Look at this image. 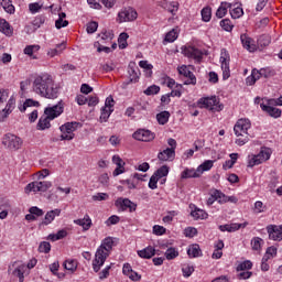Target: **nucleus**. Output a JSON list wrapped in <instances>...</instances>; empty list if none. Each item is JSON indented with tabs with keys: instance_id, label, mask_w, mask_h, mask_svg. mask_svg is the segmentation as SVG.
Here are the masks:
<instances>
[{
	"instance_id": "f257e3e1",
	"label": "nucleus",
	"mask_w": 282,
	"mask_h": 282,
	"mask_svg": "<svg viewBox=\"0 0 282 282\" xmlns=\"http://www.w3.org/2000/svg\"><path fill=\"white\" fill-rule=\"evenodd\" d=\"M33 90L42 98L54 100L58 98V86L47 73H41L33 82Z\"/></svg>"
},
{
	"instance_id": "f03ea898",
	"label": "nucleus",
	"mask_w": 282,
	"mask_h": 282,
	"mask_svg": "<svg viewBox=\"0 0 282 282\" xmlns=\"http://www.w3.org/2000/svg\"><path fill=\"white\" fill-rule=\"evenodd\" d=\"M113 250V238L107 237L101 241V245L97 248L95 258L93 260L94 272H100V268L105 265V261Z\"/></svg>"
},
{
	"instance_id": "7ed1b4c3",
	"label": "nucleus",
	"mask_w": 282,
	"mask_h": 282,
	"mask_svg": "<svg viewBox=\"0 0 282 282\" xmlns=\"http://www.w3.org/2000/svg\"><path fill=\"white\" fill-rule=\"evenodd\" d=\"M199 109H208L209 111H223L224 105L219 104L217 96L202 97L197 100Z\"/></svg>"
},
{
	"instance_id": "20e7f679",
	"label": "nucleus",
	"mask_w": 282,
	"mask_h": 282,
	"mask_svg": "<svg viewBox=\"0 0 282 282\" xmlns=\"http://www.w3.org/2000/svg\"><path fill=\"white\" fill-rule=\"evenodd\" d=\"M182 53L187 58H192L195 63H202L204 61V56H206V51L200 50L195 45H185L182 47Z\"/></svg>"
},
{
	"instance_id": "39448f33",
	"label": "nucleus",
	"mask_w": 282,
	"mask_h": 282,
	"mask_svg": "<svg viewBox=\"0 0 282 282\" xmlns=\"http://www.w3.org/2000/svg\"><path fill=\"white\" fill-rule=\"evenodd\" d=\"M272 156V149L270 148H261L258 154H254L249 159L248 166L252 169V166H259V164H263V162H268Z\"/></svg>"
},
{
	"instance_id": "423d86ee",
	"label": "nucleus",
	"mask_w": 282,
	"mask_h": 282,
	"mask_svg": "<svg viewBox=\"0 0 282 282\" xmlns=\"http://www.w3.org/2000/svg\"><path fill=\"white\" fill-rule=\"evenodd\" d=\"M2 144L6 149H9V151H19V149L23 147V139L15 134L7 133L2 138Z\"/></svg>"
},
{
	"instance_id": "0eeeda50",
	"label": "nucleus",
	"mask_w": 282,
	"mask_h": 282,
	"mask_svg": "<svg viewBox=\"0 0 282 282\" xmlns=\"http://www.w3.org/2000/svg\"><path fill=\"white\" fill-rule=\"evenodd\" d=\"M80 127V122L72 121L66 122L59 127L61 131V140H74V131H76Z\"/></svg>"
},
{
	"instance_id": "6e6552de",
	"label": "nucleus",
	"mask_w": 282,
	"mask_h": 282,
	"mask_svg": "<svg viewBox=\"0 0 282 282\" xmlns=\"http://www.w3.org/2000/svg\"><path fill=\"white\" fill-rule=\"evenodd\" d=\"M48 188H52V182L50 181H34L29 183L24 191L25 193H45L48 191Z\"/></svg>"
},
{
	"instance_id": "1a4fd4ad",
	"label": "nucleus",
	"mask_w": 282,
	"mask_h": 282,
	"mask_svg": "<svg viewBox=\"0 0 282 282\" xmlns=\"http://www.w3.org/2000/svg\"><path fill=\"white\" fill-rule=\"evenodd\" d=\"M251 127L252 123L250 122V119H238L234 126L235 135H237V138H245V135H248V130L251 129Z\"/></svg>"
},
{
	"instance_id": "9d476101",
	"label": "nucleus",
	"mask_w": 282,
	"mask_h": 282,
	"mask_svg": "<svg viewBox=\"0 0 282 282\" xmlns=\"http://www.w3.org/2000/svg\"><path fill=\"white\" fill-rule=\"evenodd\" d=\"M63 111H65V102L59 100L56 105H48L44 109V116H48V118L56 120V118L63 116Z\"/></svg>"
},
{
	"instance_id": "9b49d317",
	"label": "nucleus",
	"mask_w": 282,
	"mask_h": 282,
	"mask_svg": "<svg viewBox=\"0 0 282 282\" xmlns=\"http://www.w3.org/2000/svg\"><path fill=\"white\" fill-rule=\"evenodd\" d=\"M12 268H14L13 271ZM8 272H11L13 276H17L19 279V282L25 281V274H29L28 267L25 265V263L19 261H15L12 264H10Z\"/></svg>"
},
{
	"instance_id": "f8f14e48",
	"label": "nucleus",
	"mask_w": 282,
	"mask_h": 282,
	"mask_svg": "<svg viewBox=\"0 0 282 282\" xmlns=\"http://www.w3.org/2000/svg\"><path fill=\"white\" fill-rule=\"evenodd\" d=\"M132 138L139 142H151L155 140V133L151 132V130L139 129L132 134Z\"/></svg>"
},
{
	"instance_id": "ddd939ff",
	"label": "nucleus",
	"mask_w": 282,
	"mask_h": 282,
	"mask_svg": "<svg viewBox=\"0 0 282 282\" xmlns=\"http://www.w3.org/2000/svg\"><path fill=\"white\" fill-rule=\"evenodd\" d=\"M119 23H127L128 21H135L138 19V11L133 8L123 9L118 13Z\"/></svg>"
},
{
	"instance_id": "4468645a",
	"label": "nucleus",
	"mask_w": 282,
	"mask_h": 282,
	"mask_svg": "<svg viewBox=\"0 0 282 282\" xmlns=\"http://www.w3.org/2000/svg\"><path fill=\"white\" fill-rule=\"evenodd\" d=\"M267 232L271 241H282V225H269Z\"/></svg>"
},
{
	"instance_id": "2eb2a0df",
	"label": "nucleus",
	"mask_w": 282,
	"mask_h": 282,
	"mask_svg": "<svg viewBox=\"0 0 282 282\" xmlns=\"http://www.w3.org/2000/svg\"><path fill=\"white\" fill-rule=\"evenodd\" d=\"M115 206H117V208L123 212L129 209L130 213H134V210L138 208V205L131 202V199L122 197L116 200Z\"/></svg>"
},
{
	"instance_id": "dca6fc26",
	"label": "nucleus",
	"mask_w": 282,
	"mask_h": 282,
	"mask_svg": "<svg viewBox=\"0 0 282 282\" xmlns=\"http://www.w3.org/2000/svg\"><path fill=\"white\" fill-rule=\"evenodd\" d=\"M262 76H264V78H270V76H272V73L251 72V75L246 78V85L252 87V85H254V83H257V80H259V78H261Z\"/></svg>"
},
{
	"instance_id": "f3484780",
	"label": "nucleus",
	"mask_w": 282,
	"mask_h": 282,
	"mask_svg": "<svg viewBox=\"0 0 282 282\" xmlns=\"http://www.w3.org/2000/svg\"><path fill=\"white\" fill-rule=\"evenodd\" d=\"M240 41L242 43V47L248 50V52H257V45L254 44V40L248 36V34L243 33L240 35Z\"/></svg>"
},
{
	"instance_id": "a211bd4d",
	"label": "nucleus",
	"mask_w": 282,
	"mask_h": 282,
	"mask_svg": "<svg viewBox=\"0 0 282 282\" xmlns=\"http://www.w3.org/2000/svg\"><path fill=\"white\" fill-rule=\"evenodd\" d=\"M260 108L262 109V111H265V113L271 116V118H281V113H282L281 109L273 107L272 105H270L269 101H268V105L261 104Z\"/></svg>"
},
{
	"instance_id": "6ab92c4d",
	"label": "nucleus",
	"mask_w": 282,
	"mask_h": 282,
	"mask_svg": "<svg viewBox=\"0 0 282 282\" xmlns=\"http://www.w3.org/2000/svg\"><path fill=\"white\" fill-rule=\"evenodd\" d=\"M220 65L223 72H230V54L226 48L220 51Z\"/></svg>"
},
{
	"instance_id": "aec40b11",
	"label": "nucleus",
	"mask_w": 282,
	"mask_h": 282,
	"mask_svg": "<svg viewBox=\"0 0 282 282\" xmlns=\"http://www.w3.org/2000/svg\"><path fill=\"white\" fill-rule=\"evenodd\" d=\"M158 160L160 162H173V160H175V151L166 148L165 150L159 152Z\"/></svg>"
},
{
	"instance_id": "412c9836",
	"label": "nucleus",
	"mask_w": 282,
	"mask_h": 282,
	"mask_svg": "<svg viewBox=\"0 0 282 282\" xmlns=\"http://www.w3.org/2000/svg\"><path fill=\"white\" fill-rule=\"evenodd\" d=\"M56 217H61V209L55 208V209L47 212L42 221V226H50V224H52V221H54V219H56Z\"/></svg>"
},
{
	"instance_id": "4be33fe9",
	"label": "nucleus",
	"mask_w": 282,
	"mask_h": 282,
	"mask_svg": "<svg viewBox=\"0 0 282 282\" xmlns=\"http://www.w3.org/2000/svg\"><path fill=\"white\" fill-rule=\"evenodd\" d=\"M51 120H54L52 118H50L48 115H44L39 119L37 122V131H45V129H50V127H52Z\"/></svg>"
},
{
	"instance_id": "5701e85b",
	"label": "nucleus",
	"mask_w": 282,
	"mask_h": 282,
	"mask_svg": "<svg viewBox=\"0 0 282 282\" xmlns=\"http://www.w3.org/2000/svg\"><path fill=\"white\" fill-rule=\"evenodd\" d=\"M184 85H197V77L192 72H180Z\"/></svg>"
},
{
	"instance_id": "b1692460",
	"label": "nucleus",
	"mask_w": 282,
	"mask_h": 282,
	"mask_svg": "<svg viewBox=\"0 0 282 282\" xmlns=\"http://www.w3.org/2000/svg\"><path fill=\"white\" fill-rule=\"evenodd\" d=\"M0 32L6 34V36H12V34H14V29H12V25H10V22L6 19H0Z\"/></svg>"
},
{
	"instance_id": "393cba45",
	"label": "nucleus",
	"mask_w": 282,
	"mask_h": 282,
	"mask_svg": "<svg viewBox=\"0 0 282 282\" xmlns=\"http://www.w3.org/2000/svg\"><path fill=\"white\" fill-rule=\"evenodd\" d=\"M232 8V3L230 2H221L219 8L216 11L217 19H224L226 14H228V10Z\"/></svg>"
},
{
	"instance_id": "a878e982",
	"label": "nucleus",
	"mask_w": 282,
	"mask_h": 282,
	"mask_svg": "<svg viewBox=\"0 0 282 282\" xmlns=\"http://www.w3.org/2000/svg\"><path fill=\"white\" fill-rule=\"evenodd\" d=\"M74 224L82 226L83 230H89V228H91V218L86 214L84 218L75 219Z\"/></svg>"
},
{
	"instance_id": "bb28decb",
	"label": "nucleus",
	"mask_w": 282,
	"mask_h": 282,
	"mask_svg": "<svg viewBox=\"0 0 282 282\" xmlns=\"http://www.w3.org/2000/svg\"><path fill=\"white\" fill-rule=\"evenodd\" d=\"M241 229V225L239 223L226 224L219 226L220 232H237V230Z\"/></svg>"
},
{
	"instance_id": "cd10ccee",
	"label": "nucleus",
	"mask_w": 282,
	"mask_h": 282,
	"mask_svg": "<svg viewBox=\"0 0 282 282\" xmlns=\"http://www.w3.org/2000/svg\"><path fill=\"white\" fill-rule=\"evenodd\" d=\"M138 256L141 258V259H151L152 257H155V248L154 247H147L142 250H139L138 251Z\"/></svg>"
},
{
	"instance_id": "c85d7f7f",
	"label": "nucleus",
	"mask_w": 282,
	"mask_h": 282,
	"mask_svg": "<svg viewBox=\"0 0 282 282\" xmlns=\"http://www.w3.org/2000/svg\"><path fill=\"white\" fill-rule=\"evenodd\" d=\"M163 8L167 9V12H171L172 17H175L177 14V11L180 10V2L172 1V2H163Z\"/></svg>"
},
{
	"instance_id": "c756f323",
	"label": "nucleus",
	"mask_w": 282,
	"mask_h": 282,
	"mask_svg": "<svg viewBox=\"0 0 282 282\" xmlns=\"http://www.w3.org/2000/svg\"><path fill=\"white\" fill-rule=\"evenodd\" d=\"M199 175H202L197 169H185L182 173H181V177L182 180H188L191 177H199Z\"/></svg>"
},
{
	"instance_id": "7c9ffc66",
	"label": "nucleus",
	"mask_w": 282,
	"mask_h": 282,
	"mask_svg": "<svg viewBox=\"0 0 282 282\" xmlns=\"http://www.w3.org/2000/svg\"><path fill=\"white\" fill-rule=\"evenodd\" d=\"M14 107H17V99H14V96H11L2 111L6 116H10L14 111Z\"/></svg>"
},
{
	"instance_id": "2f4dec72",
	"label": "nucleus",
	"mask_w": 282,
	"mask_h": 282,
	"mask_svg": "<svg viewBox=\"0 0 282 282\" xmlns=\"http://www.w3.org/2000/svg\"><path fill=\"white\" fill-rule=\"evenodd\" d=\"M187 254L191 259H196V257H202V249L199 245H193L187 249Z\"/></svg>"
},
{
	"instance_id": "473e14b6",
	"label": "nucleus",
	"mask_w": 282,
	"mask_h": 282,
	"mask_svg": "<svg viewBox=\"0 0 282 282\" xmlns=\"http://www.w3.org/2000/svg\"><path fill=\"white\" fill-rule=\"evenodd\" d=\"M67 237V229H61L56 234H50V241H61V239H65Z\"/></svg>"
},
{
	"instance_id": "72a5a7b5",
	"label": "nucleus",
	"mask_w": 282,
	"mask_h": 282,
	"mask_svg": "<svg viewBox=\"0 0 282 282\" xmlns=\"http://www.w3.org/2000/svg\"><path fill=\"white\" fill-rule=\"evenodd\" d=\"M0 6L8 14H14L15 8L12 6V0H0Z\"/></svg>"
},
{
	"instance_id": "f704fd0d",
	"label": "nucleus",
	"mask_w": 282,
	"mask_h": 282,
	"mask_svg": "<svg viewBox=\"0 0 282 282\" xmlns=\"http://www.w3.org/2000/svg\"><path fill=\"white\" fill-rule=\"evenodd\" d=\"M191 215L194 219H208V213L197 207H195V209L192 210Z\"/></svg>"
},
{
	"instance_id": "c9c22d12",
	"label": "nucleus",
	"mask_w": 282,
	"mask_h": 282,
	"mask_svg": "<svg viewBox=\"0 0 282 282\" xmlns=\"http://www.w3.org/2000/svg\"><path fill=\"white\" fill-rule=\"evenodd\" d=\"M140 80V72L128 73L127 78L123 82V85H131V83H138Z\"/></svg>"
},
{
	"instance_id": "e433bc0d",
	"label": "nucleus",
	"mask_w": 282,
	"mask_h": 282,
	"mask_svg": "<svg viewBox=\"0 0 282 282\" xmlns=\"http://www.w3.org/2000/svg\"><path fill=\"white\" fill-rule=\"evenodd\" d=\"M200 14H202V20L205 23H208L210 19H213V9H210V7H205L202 9Z\"/></svg>"
},
{
	"instance_id": "4c0bfd02",
	"label": "nucleus",
	"mask_w": 282,
	"mask_h": 282,
	"mask_svg": "<svg viewBox=\"0 0 282 282\" xmlns=\"http://www.w3.org/2000/svg\"><path fill=\"white\" fill-rule=\"evenodd\" d=\"M177 257H180V251H177L176 248L170 247L166 249L165 258L167 259V261H173V259H177Z\"/></svg>"
},
{
	"instance_id": "58836bf2",
	"label": "nucleus",
	"mask_w": 282,
	"mask_h": 282,
	"mask_svg": "<svg viewBox=\"0 0 282 282\" xmlns=\"http://www.w3.org/2000/svg\"><path fill=\"white\" fill-rule=\"evenodd\" d=\"M215 164V161L213 160H206L205 162H203L198 167L197 171L200 173H205V171H210V169H213Z\"/></svg>"
},
{
	"instance_id": "ea45409f",
	"label": "nucleus",
	"mask_w": 282,
	"mask_h": 282,
	"mask_svg": "<svg viewBox=\"0 0 282 282\" xmlns=\"http://www.w3.org/2000/svg\"><path fill=\"white\" fill-rule=\"evenodd\" d=\"M63 267L65 270H68V272H76V269L78 268V262L76 260L68 259L64 261Z\"/></svg>"
},
{
	"instance_id": "a19ab883",
	"label": "nucleus",
	"mask_w": 282,
	"mask_h": 282,
	"mask_svg": "<svg viewBox=\"0 0 282 282\" xmlns=\"http://www.w3.org/2000/svg\"><path fill=\"white\" fill-rule=\"evenodd\" d=\"M171 171V167L167 165L161 166L158 171L154 172V176L159 180H162V177H166L169 175V172Z\"/></svg>"
},
{
	"instance_id": "79ce46f5",
	"label": "nucleus",
	"mask_w": 282,
	"mask_h": 282,
	"mask_svg": "<svg viewBox=\"0 0 282 282\" xmlns=\"http://www.w3.org/2000/svg\"><path fill=\"white\" fill-rule=\"evenodd\" d=\"M111 113H113V109H108L107 107L101 108V113L99 117L100 122H107L109 118L111 117Z\"/></svg>"
},
{
	"instance_id": "37998d69",
	"label": "nucleus",
	"mask_w": 282,
	"mask_h": 282,
	"mask_svg": "<svg viewBox=\"0 0 282 282\" xmlns=\"http://www.w3.org/2000/svg\"><path fill=\"white\" fill-rule=\"evenodd\" d=\"M169 118H171V112L169 111H162L156 115L159 124H166V122H169Z\"/></svg>"
},
{
	"instance_id": "c03bdc74",
	"label": "nucleus",
	"mask_w": 282,
	"mask_h": 282,
	"mask_svg": "<svg viewBox=\"0 0 282 282\" xmlns=\"http://www.w3.org/2000/svg\"><path fill=\"white\" fill-rule=\"evenodd\" d=\"M246 270H252V261L246 260L237 265V272H243Z\"/></svg>"
},
{
	"instance_id": "a18cd8bd",
	"label": "nucleus",
	"mask_w": 282,
	"mask_h": 282,
	"mask_svg": "<svg viewBox=\"0 0 282 282\" xmlns=\"http://www.w3.org/2000/svg\"><path fill=\"white\" fill-rule=\"evenodd\" d=\"M214 197L218 204H227V196L219 189H214Z\"/></svg>"
},
{
	"instance_id": "49530a36",
	"label": "nucleus",
	"mask_w": 282,
	"mask_h": 282,
	"mask_svg": "<svg viewBox=\"0 0 282 282\" xmlns=\"http://www.w3.org/2000/svg\"><path fill=\"white\" fill-rule=\"evenodd\" d=\"M177 30L173 29L166 33L164 41H166V43H175V41H177Z\"/></svg>"
},
{
	"instance_id": "de8ad7c7",
	"label": "nucleus",
	"mask_w": 282,
	"mask_h": 282,
	"mask_svg": "<svg viewBox=\"0 0 282 282\" xmlns=\"http://www.w3.org/2000/svg\"><path fill=\"white\" fill-rule=\"evenodd\" d=\"M271 37L270 35H260L258 39V45H260V47H268V45H270L271 43Z\"/></svg>"
},
{
	"instance_id": "09e8293b",
	"label": "nucleus",
	"mask_w": 282,
	"mask_h": 282,
	"mask_svg": "<svg viewBox=\"0 0 282 282\" xmlns=\"http://www.w3.org/2000/svg\"><path fill=\"white\" fill-rule=\"evenodd\" d=\"M178 213L176 210H170L167 214L162 218L164 224H172L173 219L177 217Z\"/></svg>"
},
{
	"instance_id": "8fccbe9b",
	"label": "nucleus",
	"mask_w": 282,
	"mask_h": 282,
	"mask_svg": "<svg viewBox=\"0 0 282 282\" xmlns=\"http://www.w3.org/2000/svg\"><path fill=\"white\" fill-rule=\"evenodd\" d=\"M161 85H166L170 89H173V87H175V79L166 75H163L161 77Z\"/></svg>"
},
{
	"instance_id": "3c124183",
	"label": "nucleus",
	"mask_w": 282,
	"mask_h": 282,
	"mask_svg": "<svg viewBox=\"0 0 282 282\" xmlns=\"http://www.w3.org/2000/svg\"><path fill=\"white\" fill-rule=\"evenodd\" d=\"M127 39H129V34H127V33H121V34L119 35L118 43H119V48H120V50H124V48H127V46L129 45V44L127 43Z\"/></svg>"
},
{
	"instance_id": "603ef678",
	"label": "nucleus",
	"mask_w": 282,
	"mask_h": 282,
	"mask_svg": "<svg viewBox=\"0 0 282 282\" xmlns=\"http://www.w3.org/2000/svg\"><path fill=\"white\" fill-rule=\"evenodd\" d=\"M220 28H223L225 32H232V28H235V25H232L230 19H224L220 21Z\"/></svg>"
},
{
	"instance_id": "864d4df0",
	"label": "nucleus",
	"mask_w": 282,
	"mask_h": 282,
	"mask_svg": "<svg viewBox=\"0 0 282 282\" xmlns=\"http://www.w3.org/2000/svg\"><path fill=\"white\" fill-rule=\"evenodd\" d=\"M263 246V239L259 238V237H254L251 239V247L252 250H261V247Z\"/></svg>"
},
{
	"instance_id": "5fc2aeb1",
	"label": "nucleus",
	"mask_w": 282,
	"mask_h": 282,
	"mask_svg": "<svg viewBox=\"0 0 282 282\" xmlns=\"http://www.w3.org/2000/svg\"><path fill=\"white\" fill-rule=\"evenodd\" d=\"M230 15L232 19H241V17H243V8L235 7L232 10H230Z\"/></svg>"
},
{
	"instance_id": "6e6d98bb",
	"label": "nucleus",
	"mask_w": 282,
	"mask_h": 282,
	"mask_svg": "<svg viewBox=\"0 0 282 282\" xmlns=\"http://www.w3.org/2000/svg\"><path fill=\"white\" fill-rule=\"evenodd\" d=\"M144 94H145V96H155V95L160 94V86H158V85L149 86L144 90Z\"/></svg>"
},
{
	"instance_id": "4d7b16f0",
	"label": "nucleus",
	"mask_w": 282,
	"mask_h": 282,
	"mask_svg": "<svg viewBox=\"0 0 282 282\" xmlns=\"http://www.w3.org/2000/svg\"><path fill=\"white\" fill-rule=\"evenodd\" d=\"M184 235L188 239H193V237H197V228H195V227H186L184 229Z\"/></svg>"
},
{
	"instance_id": "13d9d810",
	"label": "nucleus",
	"mask_w": 282,
	"mask_h": 282,
	"mask_svg": "<svg viewBox=\"0 0 282 282\" xmlns=\"http://www.w3.org/2000/svg\"><path fill=\"white\" fill-rule=\"evenodd\" d=\"M39 50H41L40 45H28L24 48V54H26V56H33L34 52H39Z\"/></svg>"
},
{
	"instance_id": "bf43d9fd",
	"label": "nucleus",
	"mask_w": 282,
	"mask_h": 282,
	"mask_svg": "<svg viewBox=\"0 0 282 282\" xmlns=\"http://www.w3.org/2000/svg\"><path fill=\"white\" fill-rule=\"evenodd\" d=\"M109 199V194L107 193H97L93 195V202H107Z\"/></svg>"
},
{
	"instance_id": "052dcab7",
	"label": "nucleus",
	"mask_w": 282,
	"mask_h": 282,
	"mask_svg": "<svg viewBox=\"0 0 282 282\" xmlns=\"http://www.w3.org/2000/svg\"><path fill=\"white\" fill-rule=\"evenodd\" d=\"M8 98H10V90L0 88V105H3V102H7Z\"/></svg>"
},
{
	"instance_id": "680f3d73",
	"label": "nucleus",
	"mask_w": 282,
	"mask_h": 282,
	"mask_svg": "<svg viewBox=\"0 0 282 282\" xmlns=\"http://www.w3.org/2000/svg\"><path fill=\"white\" fill-rule=\"evenodd\" d=\"M110 270H111V264L106 265L105 269L99 272V281H105V279H109Z\"/></svg>"
},
{
	"instance_id": "e2e57ef3",
	"label": "nucleus",
	"mask_w": 282,
	"mask_h": 282,
	"mask_svg": "<svg viewBox=\"0 0 282 282\" xmlns=\"http://www.w3.org/2000/svg\"><path fill=\"white\" fill-rule=\"evenodd\" d=\"M98 30V22L91 21L86 25V32L88 34H94Z\"/></svg>"
},
{
	"instance_id": "0e129e2a",
	"label": "nucleus",
	"mask_w": 282,
	"mask_h": 282,
	"mask_svg": "<svg viewBox=\"0 0 282 282\" xmlns=\"http://www.w3.org/2000/svg\"><path fill=\"white\" fill-rule=\"evenodd\" d=\"M50 250H52V245H50V242L43 241L40 243V246H39L40 252H44V254H47V252H50Z\"/></svg>"
},
{
	"instance_id": "69168bd1",
	"label": "nucleus",
	"mask_w": 282,
	"mask_h": 282,
	"mask_svg": "<svg viewBox=\"0 0 282 282\" xmlns=\"http://www.w3.org/2000/svg\"><path fill=\"white\" fill-rule=\"evenodd\" d=\"M120 223V217H118L117 215H112L110 216L106 221V226H116V224Z\"/></svg>"
},
{
	"instance_id": "338daca9",
	"label": "nucleus",
	"mask_w": 282,
	"mask_h": 282,
	"mask_svg": "<svg viewBox=\"0 0 282 282\" xmlns=\"http://www.w3.org/2000/svg\"><path fill=\"white\" fill-rule=\"evenodd\" d=\"M166 232V228L160 225H154L153 226V234L158 235L159 237H162Z\"/></svg>"
},
{
	"instance_id": "774afa93",
	"label": "nucleus",
	"mask_w": 282,
	"mask_h": 282,
	"mask_svg": "<svg viewBox=\"0 0 282 282\" xmlns=\"http://www.w3.org/2000/svg\"><path fill=\"white\" fill-rule=\"evenodd\" d=\"M99 37L101 39V43H105V41H111L113 39V35L111 34V32L105 31L99 34Z\"/></svg>"
}]
</instances>
